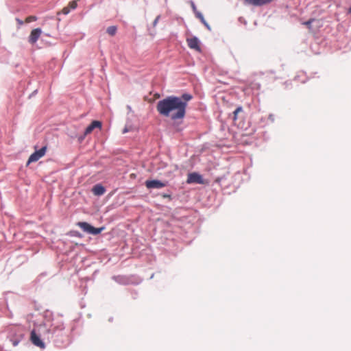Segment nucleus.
Masks as SVG:
<instances>
[{
    "label": "nucleus",
    "mask_w": 351,
    "mask_h": 351,
    "mask_svg": "<svg viewBox=\"0 0 351 351\" xmlns=\"http://www.w3.org/2000/svg\"><path fill=\"white\" fill-rule=\"evenodd\" d=\"M193 99L192 95L184 93L181 96H168L158 101V112L173 121L183 119L186 116L188 103Z\"/></svg>",
    "instance_id": "nucleus-1"
},
{
    "label": "nucleus",
    "mask_w": 351,
    "mask_h": 351,
    "mask_svg": "<svg viewBox=\"0 0 351 351\" xmlns=\"http://www.w3.org/2000/svg\"><path fill=\"white\" fill-rule=\"evenodd\" d=\"M77 226L84 232H88L89 234L97 235L104 230V228H94L93 226H90L87 222H79L77 223Z\"/></svg>",
    "instance_id": "nucleus-2"
},
{
    "label": "nucleus",
    "mask_w": 351,
    "mask_h": 351,
    "mask_svg": "<svg viewBox=\"0 0 351 351\" xmlns=\"http://www.w3.org/2000/svg\"><path fill=\"white\" fill-rule=\"evenodd\" d=\"M47 150V147L44 146L41 149H40L38 151H36L32 154L30 155L28 161L27 165H29L31 162H36L40 158H41L43 156H45Z\"/></svg>",
    "instance_id": "nucleus-3"
},
{
    "label": "nucleus",
    "mask_w": 351,
    "mask_h": 351,
    "mask_svg": "<svg viewBox=\"0 0 351 351\" xmlns=\"http://www.w3.org/2000/svg\"><path fill=\"white\" fill-rule=\"evenodd\" d=\"M186 182L188 184L197 183L204 184L202 176L197 173H190L188 174Z\"/></svg>",
    "instance_id": "nucleus-4"
},
{
    "label": "nucleus",
    "mask_w": 351,
    "mask_h": 351,
    "mask_svg": "<svg viewBox=\"0 0 351 351\" xmlns=\"http://www.w3.org/2000/svg\"><path fill=\"white\" fill-rule=\"evenodd\" d=\"M186 43L190 49H194L197 51H201L199 41L197 37L193 36L186 38Z\"/></svg>",
    "instance_id": "nucleus-5"
},
{
    "label": "nucleus",
    "mask_w": 351,
    "mask_h": 351,
    "mask_svg": "<svg viewBox=\"0 0 351 351\" xmlns=\"http://www.w3.org/2000/svg\"><path fill=\"white\" fill-rule=\"evenodd\" d=\"M145 186L147 189H161L166 186L167 183L157 180H147Z\"/></svg>",
    "instance_id": "nucleus-6"
},
{
    "label": "nucleus",
    "mask_w": 351,
    "mask_h": 351,
    "mask_svg": "<svg viewBox=\"0 0 351 351\" xmlns=\"http://www.w3.org/2000/svg\"><path fill=\"white\" fill-rule=\"evenodd\" d=\"M30 339L32 343L37 347L40 348H45V346L40 338L36 335L34 330L31 332Z\"/></svg>",
    "instance_id": "nucleus-7"
},
{
    "label": "nucleus",
    "mask_w": 351,
    "mask_h": 351,
    "mask_svg": "<svg viewBox=\"0 0 351 351\" xmlns=\"http://www.w3.org/2000/svg\"><path fill=\"white\" fill-rule=\"evenodd\" d=\"M42 34L40 28L34 29L29 36V42L32 44H34L38 40L39 37Z\"/></svg>",
    "instance_id": "nucleus-8"
},
{
    "label": "nucleus",
    "mask_w": 351,
    "mask_h": 351,
    "mask_svg": "<svg viewBox=\"0 0 351 351\" xmlns=\"http://www.w3.org/2000/svg\"><path fill=\"white\" fill-rule=\"evenodd\" d=\"M101 126H102V123H101V121H93L86 128V130L84 132V135L86 136V135H88V134H90L95 128L101 129Z\"/></svg>",
    "instance_id": "nucleus-9"
},
{
    "label": "nucleus",
    "mask_w": 351,
    "mask_h": 351,
    "mask_svg": "<svg viewBox=\"0 0 351 351\" xmlns=\"http://www.w3.org/2000/svg\"><path fill=\"white\" fill-rule=\"evenodd\" d=\"M271 1V0H245V2L254 6H261L270 3Z\"/></svg>",
    "instance_id": "nucleus-10"
},
{
    "label": "nucleus",
    "mask_w": 351,
    "mask_h": 351,
    "mask_svg": "<svg viewBox=\"0 0 351 351\" xmlns=\"http://www.w3.org/2000/svg\"><path fill=\"white\" fill-rule=\"evenodd\" d=\"M92 191L95 195L100 196L105 193L106 189L102 185L98 184L93 187Z\"/></svg>",
    "instance_id": "nucleus-11"
},
{
    "label": "nucleus",
    "mask_w": 351,
    "mask_h": 351,
    "mask_svg": "<svg viewBox=\"0 0 351 351\" xmlns=\"http://www.w3.org/2000/svg\"><path fill=\"white\" fill-rule=\"evenodd\" d=\"M117 26L112 25L110 26L107 28L106 32L110 36H114L117 33Z\"/></svg>",
    "instance_id": "nucleus-12"
},
{
    "label": "nucleus",
    "mask_w": 351,
    "mask_h": 351,
    "mask_svg": "<svg viewBox=\"0 0 351 351\" xmlns=\"http://www.w3.org/2000/svg\"><path fill=\"white\" fill-rule=\"evenodd\" d=\"M243 110L241 106H239L236 108V110L233 112V120L236 121L237 120L238 114L240 112H243Z\"/></svg>",
    "instance_id": "nucleus-13"
},
{
    "label": "nucleus",
    "mask_w": 351,
    "mask_h": 351,
    "mask_svg": "<svg viewBox=\"0 0 351 351\" xmlns=\"http://www.w3.org/2000/svg\"><path fill=\"white\" fill-rule=\"evenodd\" d=\"M77 0L70 1L68 5V7L70 8V10H74L77 8Z\"/></svg>",
    "instance_id": "nucleus-14"
},
{
    "label": "nucleus",
    "mask_w": 351,
    "mask_h": 351,
    "mask_svg": "<svg viewBox=\"0 0 351 351\" xmlns=\"http://www.w3.org/2000/svg\"><path fill=\"white\" fill-rule=\"evenodd\" d=\"M37 20V17L35 16H27L25 20V22L27 23H31L32 21H36Z\"/></svg>",
    "instance_id": "nucleus-15"
},
{
    "label": "nucleus",
    "mask_w": 351,
    "mask_h": 351,
    "mask_svg": "<svg viewBox=\"0 0 351 351\" xmlns=\"http://www.w3.org/2000/svg\"><path fill=\"white\" fill-rule=\"evenodd\" d=\"M21 339H22V336L21 335L20 337H17L15 339H11L13 346H16L19 344V343L21 341Z\"/></svg>",
    "instance_id": "nucleus-16"
},
{
    "label": "nucleus",
    "mask_w": 351,
    "mask_h": 351,
    "mask_svg": "<svg viewBox=\"0 0 351 351\" xmlns=\"http://www.w3.org/2000/svg\"><path fill=\"white\" fill-rule=\"evenodd\" d=\"M70 8L68 6H66L62 10L61 12L64 14H68L70 12Z\"/></svg>",
    "instance_id": "nucleus-17"
},
{
    "label": "nucleus",
    "mask_w": 351,
    "mask_h": 351,
    "mask_svg": "<svg viewBox=\"0 0 351 351\" xmlns=\"http://www.w3.org/2000/svg\"><path fill=\"white\" fill-rule=\"evenodd\" d=\"M195 15L198 19H199L200 21H203V19H204L203 15L199 12H196Z\"/></svg>",
    "instance_id": "nucleus-18"
},
{
    "label": "nucleus",
    "mask_w": 351,
    "mask_h": 351,
    "mask_svg": "<svg viewBox=\"0 0 351 351\" xmlns=\"http://www.w3.org/2000/svg\"><path fill=\"white\" fill-rule=\"evenodd\" d=\"M201 22L205 25V27L208 29H210V25L208 24V23L205 21V19H204L203 21H201Z\"/></svg>",
    "instance_id": "nucleus-19"
},
{
    "label": "nucleus",
    "mask_w": 351,
    "mask_h": 351,
    "mask_svg": "<svg viewBox=\"0 0 351 351\" xmlns=\"http://www.w3.org/2000/svg\"><path fill=\"white\" fill-rule=\"evenodd\" d=\"M201 22L205 25V27L208 29H210V25L208 24V23L205 21V19H204L203 21H201Z\"/></svg>",
    "instance_id": "nucleus-20"
},
{
    "label": "nucleus",
    "mask_w": 351,
    "mask_h": 351,
    "mask_svg": "<svg viewBox=\"0 0 351 351\" xmlns=\"http://www.w3.org/2000/svg\"><path fill=\"white\" fill-rule=\"evenodd\" d=\"M201 22L205 25V27L208 29H210V25L208 24V23L205 21V19H204L203 21H201Z\"/></svg>",
    "instance_id": "nucleus-21"
},
{
    "label": "nucleus",
    "mask_w": 351,
    "mask_h": 351,
    "mask_svg": "<svg viewBox=\"0 0 351 351\" xmlns=\"http://www.w3.org/2000/svg\"><path fill=\"white\" fill-rule=\"evenodd\" d=\"M191 7H192V8H193V11H194V12H195V14H196V12H198L197 11V9H196V6H195V4H194V3H193V2L191 3Z\"/></svg>",
    "instance_id": "nucleus-22"
},
{
    "label": "nucleus",
    "mask_w": 351,
    "mask_h": 351,
    "mask_svg": "<svg viewBox=\"0 0 351 351\" xmlns=\"http://www.w3.org/2000/svg\"><path fill=\"white\" fill-rule=\"evenodd\" d=\"M312 21H313V20H312V19H311V20H309V21H308L304 22V24L305 25H306V26H310V25H311V23H312Z\"/></svg>",
    "instance_id": "nucleus-23"
},
{
    "label": "nucleus",
    "mask_w": 351,
    "mask_h": 351,
    "mask_svg": "<svg viewBox=\"0 0 351 351\" xmlns=\"http://www.w3.org/2000/svg\"><path fill=\"white\" fill-rule=\"evenodd\" d=\"M16 21H17L18 24H19L20 25H23V21H21V19H16Z\"/></svg>",
    "instance_id": "nucleus-24"
},
{
    "label": "nucleus",
    "mask_w": 351,
    "mask_h": 351,
    "mask_svg": "<svg viewBox=\"0 0 351 351\" xmlns=\"http://www.w3.org/2000/svg\"><path fill=\"white\" fill-rule=\"evenodd\" d=\"M158 19H159V16H158V17L155 19V21H154V25H156V24L157 23Z\"/></svg>",
    "instance_id": "nucleus-25"
},
{
    "label": "nucleus",
    "mask_w": 351,
    "mask_h": 351,
    "mask_svg": "<svg viewBox=\"0 0 351 351\" xmlns=\"http://www.w3.org/2000/svg\"><path fill=\"white\" fill-rule=\"evenodd\" d=\"M269 119H271V121H274V117H273V115L272 114H270L269 116Z\"/></svg>",
    "instance_id": "nucleus-26"
},
{
    "label": "nucleus",
    "mask_w": 351,
    "mask_h": 351,
    "mask_svg": "<svg viewBox=\"0 0 351 351\" xmlns=\"http://www.w3.org/2000/svg\"><path fill=\"white\" fill-rule=\"evenodd\" d=\"M57 328L60 329V330H62L63 329V326L62 325H60L57 327Z\"/></svg>",
    "instance_id": "nucleus-27"
},
{
    "label": "nucleus",
    "mask_w": 351,
    "mask_h": 351,
    "mask_svg": "<svg viewBox=\"0 0 351 351\" xmlns=\"http://www.w3.org/2000/svg\"><path fill=\"white\" fill-rule=\"evenodd\" d=\"M348 12L351 14V7L349 8Z\"/></svg>",
    "instance_id": "nucleus-28"
}]
</instances>
